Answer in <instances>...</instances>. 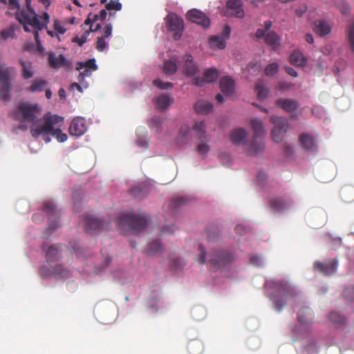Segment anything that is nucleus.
<instances>
[{"instance_id": "nucleus-58", "label": "nucleus", "mask_w": 354, "mask_h": 354, "mask_svg": "<svg viewBox=\"0 0 354 354\" xmlns=\"http://www.w3.org/2000/svg\"><path fill=\"white\" fill-rule=\"evenodd\" d=\"M111 32H112V25L111 24H106L102 37H104L106 39L111 35Z\"/></svg>"}, {"instance_id": "nucleus-36", "label": "nucleus", "mask_w": 354, "mask_h": 354, "mask_svg": "<svg viewBox=\"0 0 354 354\" xmlns=\"http://www.w3.org/2000/svg\"><path fill=\"white\" fill-rule=\"evenodd\" d=\"M219 230L218 227L212 225L207 230V239L209 243L218 242L219 241Z\"/></svg>"}, {"instance_id": "nucleus-32", "label": "nucleus", "mask_w": 354, "mask_h": 354, "mask_svg": "<svg viewBox=\"0 0 354 354\" xmlns=\"http://www.w3.org/2000/svg\"><path fill=\"white\" fill-rule=\"evenodd\" d=\"M189 354H201L203 351V343L197 339L191 340L187 345Z\"/></svg>"}, {"instance_id": "nucleus-61", "label": "nucleus", "mask_w": 354, "mask_h": 354, "mask_svg": "<svg viewBox=\"0 0 354 354\" xmlns=\"http://www.w3.org/2000/svg\"><path fill=\"white\" fill-rule=\"evenodd\" d=\"M193 84L198 86H203L205 82V77H197L193 79Z\"/></svg>"}, {"instance_id": "nucleus-8", "label": "nucleus", "mask_w": 354, "mask_h": 354, "mask_svg": "<svg viewBox=\"0 0 354 354\" xmlns=\"http://www.w3.org/2000/svg\"><path fill=\"white\" fill-rule=\"evenodd\" d=\"M17 71L14 67H3L1 65V100H8L12 89V82L17 76Z\"/></svg>"}, {"instance_id": "nucleus-5", "label": "nucleus", "mask_w": 354, "mask_h": 354, "mask_svg": "<svg viewBox=\"0 0 354 354\" xmlns=\"http://www.w3.org/2000/svg\"><path fill=\"white\" fill-rule=\"evenodd\" d=\"M277 290V295L273 296L275 309L281 311L287 304L288 297H293L297 295V290L295 286L288 281L273 282Z\"/></svg>"}, {"instance_id": "nucleus-37", "label": "nucleus", "mask_w": 354, "mask_h": 354, "mask_svg": "<svg viewBox=\"0 0 354 354\" xmlns=\"http://www.w3.org/2000/svg\"><path fill=\"white\" fill-rule=\"evenodd\" d=\"M53 277L55 278H66L68 277V271L62 265H57L53 268Z\"/></svg>"}, {"instance_id": "nucleus-49", "label": "nucleus", "mask_w": 354, "mask_h": 354, "mask_svg": "<svg viewBox=\"0 0 354 354\" xmlns=\"http://www.w3.org/2000/svg\"><path fill=\"white\" fill-rule=\"evenodd\" d=\"M39 274L43 279L53 276V269L49 268L47 266H43L39 269Z\"/></svg>"}, {"instance_id": "nucleus-54", "label": "nucleus", "mask_w": 354, "mask_h": 354, "mask_svg": "<svg viewBox=\"0 0 354 354\" xmlns=\"http://www.w3.org/2000/svg\"><path fill=\"white\" fill-rule=\"evenodd\" d=\"M15 36V29L12 27L1 31V39L13 38Z\"/></svg>"}, {"instance_id": "nucleus-56", "label": "nucleus", "mask_w": 354, "mask_h": 354, "mask_svg": "<svg viewBox=\"0 0 354 354\" xmlns=\"http://www.w3.org/2000/svg\"><path fill=\"white\" fill-rule=\"evenodd\" d=\"M106 44L105 38L100 37H97L96 41V49L99 51H103L106 48Z\"/></svg>"}, {"instance_id": "nucleus-17", "label": "nucleus", "mask_w": 354, "mask_h": 354, "mask_svg": "<svg viewBox=\"0 0 354 354\" xmlns=\"http://www.w3.org/2000/svg\"><path fill=\"white\" fill-rule=\"evenodd\" d=\"M292 202L282 196H274L268 200L270 207L277 212H281L288 209L291 205Z\"/></svg>"}, {"instance_id": "nucleus-64", "label": "nucleus", "mask_w": 354, "mask_h": 354, "mask_svg": "<svg viewBox=\"0 0 354 354\" xmlns=\"http://www.w3.org/2000/svg\"><path fill=\"white\" fill-rule=\"evenodd\" d=\"M261 259L259 257L254 255L250 257V262L254 266H259L260 264Z\"/></svg>"}, {"instance_id": "nucleus-62", "label": "nucleus", "mask_w": 354, "mask_h": 354, "mask_svg": "<svg viewBox=\"0 0 354 354\" xmlns=\"http://www.w3.org/2000/svg\"><path fill=\"white\" fill-rule=\"evenodd\" d=\"M176 228L174 225H166L163 227L162 232L163 233H169L173 234L175 231Z\"/></svg>"}, {"instance_id": "nucleus-57", "label": "nucleus", "mask_w": 354, "mask_h": 354, "mask_svg": "<svg viewBox=\"0 0 354 354\" xmlns=\"http://www.w3.org/2000/svg\"><path fill=\"white\" fill-rule=\"evenodd\" d=\"M53 26H54L55 30H56L58 33H59L61 35L64 34L66 30V28H64L62 26L61 22L57 19L54 20Z\"/></svg>"}, {"instance_id": "nucleus-55", "label": "nucleus", "mask_w": 354, "mask_h": 354, "mask_svg": "<svg viewBox=\"0 0 354 354\" xmlns=\"http://www.w3.org/2000/svg\"><path fill=\"white\" fill-rule=\"evenodd\" d=\"M99 19H100V17H99V15L89 13V15H88L87 19L84 21V24H86V25H93V24L94 22L97 21Z\"/></svg>"}, {"instance_id": "nucleus-18", "label": "nucleus", "mask_w": 354, "mask_h": 354, "mask_svg": "<svg viewBox=\"0 0 354 354\" xmlns=\"http://www.w3.org/2000/svg\"><path fill=\"white\" fill-rule=\"evenodd\" d=\"M182 70L183 73L188 77H193L199 72V68L194 62L192 55L186 54L184 55L183 58Z\"/></svg>"}, {"instance_id": "nucleus-46", "label": "nucleus", "mask_w": 354, "mask_h": 354, "mask_svg": "<svg viewBox=\"0 0 354 354\" xmlns=\"http://www.w3.org/2000/svg\"><path fill=\"white\" fill-rule=\"evenodd\" d=\"M279 66L277 63L268 64L265 68V73L268 76H272L278 73Z\"/></svg>"}, {"instance_id": "nucleus-16", "label": "nucleus", "mask_w": 354, "mask_h": 354, "mask_svg": "<svg viewBox=\"0 0 354 354\" xmlns=\"http://www.w3.org/2000/svg\"><path fill=\"white\" fill-rule=\"evenodd\" d=\"M186 17L189 21L201 25L204 28H207L210 24V20L205 14L196 9L189 10L187 12Z\"/></svg>"}, {"instance_id": "nucleus-39", "label": "nucleus", "mask_w": 354, "mask_h": 354, "mask_svg": "<svg viewBox=\"0 0 354 354\" xmlns=\"http://www.w3.org/2000/svg\"><path fill=\"white\" fill-rule=\"evenodd\" d=\"M204 77L206 83L214 82L218 77V71L215 68H209L204 73Z\"/></svg>"}, {"instance_id": "nucleus-33", "label": "nucleus", "mask_w": 354, "mask_h": 354, "mask_svg": "<svg viewBox=\"0 0 354 354\" xmlns=\"http://www.w3.org/2000/svg\"><path fill=\"white\" fill-rule=\"evenodd\" d=\"M265 42L272 48H276L279 45L280 38L274 31H269L264 39Z\"/></svg>"}, {"instance_id": "nucleus-29", "label": "nucleus", "mask_w": 354, "mask_h": 354, "mask_svg": "<svg viewBox=\"0 0 354 354\" xmlns=\"http://www.w3.org/2000/svg\"><path fill=\"white\" fill-rule=\"evenodd\" d=\"M19 64L21 66V76L24 80L31 78L34 75L33 68L30 62L20 60Z\"/></svg>"}, {"instance_id": "nucleus-38", "label": "nucleus", "mask_w": 354, "mask_h": 354, "mask_svg": "<svg viewBox=\"0 0 354 354\" xmlns=\"http://www.w3.org/2000/svg\"><path fill=\"white\" fill-rule=\"evenodd\" d=\"M177 70L176 63L172 60H166L164 63L163 71L166 74L171 75Z\"/></svg>"}, {"instance_id": "nucleus-26", "label": "nucleus", "mask_w": 354, "mask_h": 354, "mask_svg": "<svg viewBox=\"0 0 354 354\" xmlns=\"http://www.w3.org/2000/svg\"><path fill=\"white\" fill-rule=\"evenodd\" d=\"M221 91L225 95H231L234 92V81L230 77L225 76L220 80Z\"/></svg>"}, {"instance_id": "nucleus-22", "label": "nucleus", "mask_w": 354, "mask_h": 354, "mask_svg": "<svg viewBox=\"0 0 354 354\" xmlns=\"http://www.w3.org/2000/svg\"><path fill=\"white\" fill-rule=\"evenodd\" d=\"M230 140L233 145L243 144V149L244 150V145L250 144V142H245L248 136L247 131L242 128L235 129L230 133Z\"/></svg>"}, {"instance_id": "nucleus-47", "label": "nucleus", "mask_w": 354, "mask_h": 354, "mask_svg": "<svg viewBox=\"0 0 354 354\" xmlns=\"http://www.w3.org/2000/svg\"><path fill=\"white\" fill-rule=\"evenodd\" d=\"M162 122V119L160 117L154 116L150 120L149 126L151 128L156 129L158 131L161 129Z\"/></svg>"}, {"instance_id": "nucleus-9", "label": "nucleus", "mask_w": 354, "mask_h": 354, "mask_svg": "<svg viewBox=\"0 0 354 354\" xmlns=\"http://www.w3.org/2000/svg\"><path fill=\"white\" fill-rule=\"evenodd\" d=\"M193 130L196 132L200 142L197 145L196 150L201 156H205L210 150L209 145L207 143L209 139L206 133L205 121L196 122L193 126Z\"/></svg>"}, {"instance_id": "nucleus-23", "label": "nucleus", "mask_w": 354, "mask_h": 354, "mask_svg": "<svg viewBox=\"0 0 354 354\" xmlns=\"http://www.w3.org/2000/svg\"><path fill=\"white\" fill-rule=\"evenodd\" d=\"M299 142L303 148L307 151H314L317 150V143L315 138L307 133H301L299 138Z\"/></svg>"}, {"instance_id": "nucleus-59", "label": "nucleus", "mask_w": 354, "mask_h": 354, "mask_svg": "<svg viewBox=\"0 0 354 354\" xmlns=\"http://www.w3.org/2000/svg\"><path fill=\"white\" fill-rule=\"evenodd\" d=\"M231 28L229 26H225L223 28L221 37L225 40L228 39L230 36Z\"/></svg>"}, {"instance_id": "nucleus-10", "label": "nucleus", "mask_w": 354, "mask_h": 354, "mask_svg": "<svg viewBox=\"0 0 354 354\" xmlns=\"http://www.w3.org/2000/svg\"><path fill=\"white\" fill-rule=\"evenodd\" d=\"M165 23L168 30L174 32V39H180L184 30L183 19L176 14L171 12L166 17Z\"/></svg>"}, {"instance_id": "nucleus-43", "label": "nucleus", "mask_w": 354, "mask_h": 354, "mask_svg": "<svg viewBox=\"0 0 354 354\" xmlns=\"http://www.w3.org/2000/svg\"><path fill=\"white\" fill-rule=\"evenodd\" d=\"M255 91L259 100L265 99L268 94V90L260 84H257L255 86Z\"/></svg>"}, {"instance_id": "nucleus-31", "label": "nucleus", "mask_w": 354, "mask_h": 354, "mask_svg": "<svg viewBox=\"0 0 354 354\" xmlns=\"http://www.w3.org/2000/svg\"><path fill=\"white\" fill-rule=\"evenodd\" d=\"M292 64L297 66H304L306 64V59L300 51H294L290 57Z\"/></svg>"}, {"instance_id": "nucleus-63", "label": "nucleus", "mask_w": 354, "mask_h": 354, "mask_svg": "<svg viewBox=\"0 0 354 354\" xmlns=\"http://www.w3.org/2000/svg\"><path fill=\"white\" fill-rule=\"evenodd\" d=\"M286 73L292 77H297V71L292 67L287 66L285 68Z\"/></svg>"}, {"instance_id": "nucleus-48", "label": "nucleus", "mask_w": 354, "mask_h": 354, "mask_svg": "<svg viewBox=\"0 0 354 354\" xmlns=\"http://www.w3.org/2000/svg\"><path fill=\"white\" fill-rule=\"evenodd\" d=\"M153 84L163 90H167L173 86V84L170 82H162L160 79H156L153 81Z\"/></svg>"}, {"instance_id": "nucleus-19", "label": "nucleus", "mask_w": 354, "mask_h": 354, "mask_svg": "<svg viewBox=\"0 0 354 354\" xmlns=\"http://www.w3.org/2000/svg\"><path fill=\"white\" fill-rule=\"evenodd\" d=\"M86 120L81 117L74 118L69 127V133L71 136L79 137L86 131Z\"/></svg>"}, {"instance_id": "nucleus-15", "label": "nucleus", "mask_w": 354, "mask_h": 354, "mask_svg": "<svg viewBox=\"0 0 354 354\" xmlns=\"http://www.w3.org/2000/svg\"><path fill=\"white\" fill-rule=\"evenodd\" d=\"M225 8L227 15L239 19L245 17L243 2L241 0H227Z\"/></svg>"}, {"instance_id": "nucleus-6", "label": "nucleus", "mask_w": 354, "mask_h": 354, "mask_svg": "<svg viewBox=\"0 0 354 354\" xmlns=\"http://www.w3.org/2000/svg\"><path fill=\"white\" fill-rule=\"evenodd\" d=\"M148 225V219L145 216L137 214H124L118 221V228L124 230L140 232Z\"/></svg>"}, {"instance_id": "nucleus-4", "label": "nucleus", "mask_w": 354, "mask_h": 354, "mask_svg": "<svg viewBox=\"0 0 354 354\" xmlns=\"http://www.w3.org/2000/svg\"><path fill=\"white\" fill-rule=\"evenodd\" d=\"M254 131V138L250 144L244 145V152L249 156H257L265 149V142L262 138L266 133L263 123L257 120L252 119L250 121Z\"/></svg>"}, {"instance_id": "nucleus-13", "label": "nucleus", "mask_w": 354, "mask_h": 354, "mask_svg": "<svg viewBox=\"0 0 354 354\" xmlns=\"http://www.w3.org/2000/svg\"><path fill=\"white\" fill-rule=\"evenodd\" d=\"M41 210L47 214L50 221L48 230L51 232L54 231L58 227L57 221L59 217L56 205L52 201H46L44 203Z\"/></svg>"}, {"instance_id": "nucleus-20", "label": "nucleus", "mask_w": 354, "mask_h": 354, "mask_svg": "<svg viewBox=\"0 0 354 354\" xmlns=\"http://www.w3.org/2000/svg\"><path fill=\"white\" fill-rule=\"evenodd\" d=\"M84 223L86 231L88 233H92L95 231H101L104 228V222L103 220L91 216L86 215L84 216Z\"/></svg>"}, {"instance_id": "nucleus-53", "label": "nucleus", "mask_w": 354, "mask_h": 354, "mask_svg": "<svg viewBox=\"0 0 354 354\" xmlns=\"http://www.w3.org/2000/svg\"><path fill=\"white\" fill-rule=\"evenodd\" d=\"M185 203V200L183 198H176L172 199L169 202V207L171 209H175Z\"/></svg>"}, {"instance_id": "nucleus-52", "label": "nucleus", "mask_w": 354, "mask_h": 354, "mask_svg": "<svg viewBox=\"0 0 354 354\" xmlns=\"http://www.w3.org/2000/svg\"><path fill=\"white\" fill-rule=\"evenodd\" d=\"M106 9L109 11L112 10H120L122 9V4L118 1L111 0L106 5Z\"/></svg>"}, {"instance_id": "nucleus-50", "label": "nucleus", "mask_w": 354, "mask_h": 354, "mask_svg": "<svg viewBox=\"0 0 354 354\" xmlns=\"http://www.w3.org/2000/svg\"><path fill=\"white\" fill-rule=\"evenodd\" d=\"M89 32L86 31L80 37L78 36L75 37L72 41L77 43L80 46H82L86 42Z\"/></svg>"}, {"instance_id": "nucleus-27", "label": "nucleus", "mask_w": 354, "mask_h": 354, "mask_svg": "<svg viewBox=\"0 0 354 354\" xmlns=\"http://www.w3.org/2000/svg\"><path fill=\"white\" fill-rule=\"evenodd\" d=\"M60 246L59 245H53L48 247L46 257L48 262H53L60 258Z\"/></svg>"}, {"instance_id": "nucleus-1", "label": "nucleus", "mask_w": 354, "mask_h": 354, "mask_svg": "<svg viewBox=\"0 0 354 354\" xmlns=\"http://www.w3.org/2000/svg\"><path fill=\"white\" fill-rule=\"evenodd\" d=\"M40 108L38 104H31L28 103H21L19 104L17 110L15 111V119L20 122L17 129L21 131H26L28 126L26 123H32L30 127V133L35 138H38L42 136L43 140L46 142L50 141L48 133L53 129V125L59 124L63 121V118L57 115H50L46 113L43 118L38 119V114Z\"/></svg>"}, {"instance_id": "nucleus-7", "label": "nucleus", "mask_w": 354, "mask_h": 354, "mask_svg": "<svg viewBox=\"0 0 354 354\" xmlns=\"http://www.w3.org/2000/svg\"><path fill=\"white\" fill-rule=\"evenodd\" d=\"M297 320L299 324L297 325L293 332L297 337H302L307 335L310 331V324L313 320V313L308 307H304L298 312Z\"/></svg>"}, {"instance_id": "nucleus-12", "label": "nucleus", "mask_w": 354, "mask_h": 354, "mask_svg": "<svg viewBox=\"0 0 354 354\" xmlns=\"http://www.w3.org/2000/svg\"><path fill=\"white\" fill-rule=\"evenodd\" d=\"M270 121L274 124L273 129L272 130V140L275 142H280L287 132L288 122L286 118L277 115H272Z\"/></svg>"}, {"instance_id": "nucleus-40", "label": "nucleus", "mask_w": 354, "mask_h": 354, "mask_svg": "<svg viewBox=\"0 0 354 354\" xmlns=\"http://www.w3.org/2000/svg\"><path fill=\"white\" fill-rule=\"evenodd\" d=\"M346 36L351 49L354 52V21L348 27L346 30Z\"/></svg>"}, {"instance_id": "nucleus-28", "label": "nucleus", "mask_w": 354, "mask_h": 354, "mask_svg": "<svg viewBox=\"0 0 354 354\" xmlns=\"http://www.w3.org/2000/svg\"><path fill=\"white\" fill-rule=\"evenodd\" d=\"M212 104L203 100H198L194 104V109L198 113L207 114L212 110Z\"/></svg>"}, {"instance_id": "nucleus-30", "label": "nucleus", "mask_w": 354, "mask_h": 354, "mask_svg": "<svg viewBox=\"0 0 354 354\" xmlns=\"http://www.w3.org/2000/svg\"><path fill=\"white\" fill-rule=\"evenodd\" d=\"M209 44L212 49H224L226 46L225 39L219 35L211 36L209 39Z\"/></svg>"}, {"instance_id": "nucleus-51", "label": "nucleus", "mask_w": 354, "mask_h": 354, "mask_svg": "<svg viewBox=\"0 0 354 354\" xmlns=\"http://www.w3.org/2000/svg\"><path fill=\"white\" fill-rule=\"evenodd\" d=\"M344 296L348 301H354V285L347 287L344 290Z\"/></svg>"}, {"instance_id": "nucleus-35", "label": "nucleus", "mask_w": 354, "mask_h": 354, "mask_svg": "<svg viewBox=\"0 0 354 354\" xmlns=\"http://www.w3.org/2000/svg\"><path fill=\"white\" fill-rule=\"evenodd\" d=\"M48 82L42 79H35L28 88L30 92H41L44 90L47 86Z\"/></svg>"}, {"instance_id": "nucleus-21", "label": "nucleus", "mask_w": 354, "mask_h": 354, "mask_svg": "<svg viewBox=\"0 0 354 354\" xmlns=\"http://www.w3.org/2000/svg\"><path fill=\"white\" fill-rule=\"evenodd\" d=\"M48 60L50 67L53 68H68L71 66V63L62 54L57 55L55 53H50Z\"/></svg>"}, {"instance_id": "nucleus-45", "label": "nucleus", "mask_w": 354, "mask_h": 354, "mask_svg": "<svg viewBox=\"0 0 354 354\" xmlns=\"http://www.w3.org/2000/svg\"><path fill=\"white\" fill-rule=\"evenodd\" d=\"M328 317L330 320L335 324H343L345 321V318L337 312H330Z\"/></svg>"}, {"instance_id": "nucleus-60", "label": "nucleus", "mask_w": 354, "mask_h": 354, "mask_svg": "<svg viewBox=\"0 0 354 354\" xmlns=\"http://www.w3.org/2000/svg\"><path fill=\"white\" fill-rule=\"evenodd\" d=\"M266 30L263 28H258L256 31L255 36L258 39H263L266 37L267 33H266Z\"/></svg>"}, {"instance_id": "nucleus-42", "label": "nucleus", "mask_w": 354, "mask_h": 354, "mask_svg": "<svg viewBox=\"0 0 354 354\" xmlns=\"http://www.w3.org/2000/svg\"><path fill=\"white\" fill-rule=\"evenodd\" d=\"M147 250L149 254H154L161 251L162 250V245L158 241L156 240L148 244Z\"/></svg>"}, {"instance_id": "nucleus-11", "label": "nucleus", "mask_w": 354, "mask_h": 354, "mask_svg": "<svg viewBox=\"0 0 354 354\" xmlns=\"http://www.w3.org/2000/svg\"><path fill=\"white\" fill-rule=\"evenodd\" d=\"M97 69L95 59H89L85 62H77L76 70L80 71L77 80L78 82L86 88L88 87V83L85 81L86 77L91 75L92 72Z\"/></svg>"}, {"instance_id": "nucleus-2", "label": "nucleus", "mask_w": 354, "mask_h": 354, "mask_svg": "<svg viewBox=\"0 0 354 354\" xmlns=\"http://www.w3.org/2000/svg\"><path fill=\"white\" fill-rule=\"evenodd\" d=\"M1 3L8 5L10 9L15 10V17L23 25L24 31H30L28 26L37 30H43L45 28V24L39 21L38 15L31 7V1H26V8L22 9H20L17 0H1Z\"/></svg>"}, {"instance_id": "nucleus-34", "label": "nucleus", "mask_w": 354, "mask_h": 354, "mask_svg": "<svg viewBox=\"0 0 354 354\" xmlns=\"http://www.w3.org/2000/svg\"><path fill=\"white\" fill-rule=\"evenodd\" d=\"M174 100L169 95L163 94L160 95L156 99V104L160 109H167L172 102Z\"/></svg>"}, {"instance_id": "nucleus-25", "label": "nucleus", "mask_w": 354, "mask_h": 354, "mask_svg": "<svg viewBox=\"0 0 354 354\" xmlns=\"http://www.w3.org/2000/svg\"><path fill=\"white\" fill-rule=\"evenodd\" d=\"M314 31L318 35L324 37L331 31V26L324 20H317L314 24Z\"/></svg>"}, {"instance_id": "nucleus-41", "label": "nucleus", "mask_w": 354, "mask_h": 354, "mask_svg": "<svg viewBox=\"0 0 354 354\" xmlns=\"http://www.w3.org/2000/svg\"><path fill=\"white\" fill-rule=\"evenodd\" d=\"M55 124L53 125V127ZM48 137L50 138V135H52L53 136L55 137V138L59 142H63L67 140V135L66 133H64L59 129H54L51 132H50L48 134Z\"/></svg>"}, {"instance_id": "nucleus-3", "label": "nucleus", "mask_w": 354, "mask_h": 354, "mask_svg": "<svg viewBox=\"0 0 354 354\" xmlns=\"http://www.w3.org/2000/svg\"><path fill=\"white\" fill-rule=\"evenodd\" d=\"M198 252L199 263L203 264L208 263L212 271L224 269L225 267L231 265L235 259L234 256L226 250H214L209 254H207L205 248L203 245H199Z\"/></svg>"}, {"instance_id": "nucleus-14", "label": "nucleus", "mask_w": 354, "mask_h": 354, "mask_svg": "<svg viewBox=\"0 0 354 354\" xmlns=\"http://www.w3.org/2000/svg\"><path fill=\"white\" fill-rule=\"evenodd\" d=\"M338 261L337 259L328 260L326 262L317 261L313 264V269L325 276H329L337 271Z\"/></svg>"}, {"instance_id": "nucleus-24", "label": "nucleus", "mask_w": 354, "mask_h": 354, "mask_svg": "<svg viewBox=\"0 0 354 354\" xmlns=\"http://www.w3.org/2000/svg\"><path fill=\"white\" fill-rule=\"evenodd\" d=\"M276 104L288 113L295 112L298 108V103L292 99L280 98L276 101Z\"/></svg>"}, {"instance_id": "nucleus-44", "label": "nucleus", "mask_w": 354, "mask_h": 354, "mask_svg": "<svg viewBox=\"0 0 354 354\" xmlns=\"http://www.w3.org/2000/svg\"><path fill=\"white\" fill-rule=\"evenodd\" d=\"M147 188L145 185L140 184L136 187H134L130 189V192L134 197H142L144 196L142 193L143 190Z\"/></svg>"}]
</instances>
